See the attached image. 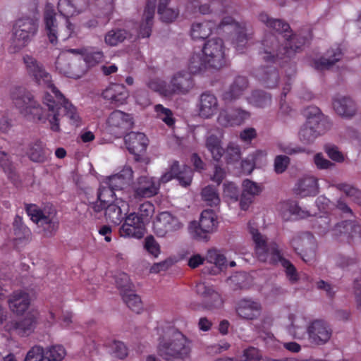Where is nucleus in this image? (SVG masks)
<instances>
[{
	"mask_svg": "<svg viewBox=\"0 0 361 361\" xmlns=\"http://www.w3.org/2000/svg\"><path fill=\"white\" fill-rule=\"evenodd\" d=\"M202 54L209 67L219 69L225 65V47L220 38L208 40L203 47Z\"/></svg>",
	"mask_w": 361,
	"mask_h": 361,
	"instance_id": "nucleus-10",
	"label": "nucleus"
},
{
	"mask_svg": "<svg viewBox=\"0 0 361 361\" xmlns=\"http://www.w3.org/2000/svg\"><path fill=\"white\" fill-rule=\"evenodd\" d=\"M307 325V318L300 313L289 314L283 323L287 333L297 340L305 338Z\"/></svg>",
	"mask_w": 361,
	"mask_h": 361,
	"instance_id": "nucleus-17",
	"label": "nucleus"
},
{
	"mask_svg": "<svg viewBox=\"0 0 361 361\" xmlns=\"http://www.w3.org/2000/svg\"><path fill=\"white\" fill-rule=\"evenodd\" d=\"M196 292L204 298L207 309L212 310L222 306L223 300L212 286H208L205 283H199L196 286Z\"/></svg>",
	"mask_w": 361,
	"mask_h": 361,
	"instance_id": "nucleus-29",
	"label": "nucleus"
},
{
	"mask_svg": "<svg viewBox=\"0 0 361 361\" xmlns=\"http://www.w3.org/2000/svg\"><path fill=\"white\" fill-rule=\"evenodd\" d=\"M242 361H299L294 358H286V359H272L269 357L262 358L259 351L254 348L250 347L243 350V355L241 357Z\"/></svg>",
	"mask_w": 361,
	"mask_h": 361,
	"instance_id": "nucleus-47",
	"label": "nucleus"
},
{
	"mask_svg": "<svg viewBox=\"0 0 361 361\" xmlns=\"http://www.w3.org/2000/svg\"><path fill=\"white\" fill-rule=\"evenodd\" d=\"M37 19L23 16L18 18L13 26L10 49L18 52L27 47L38 32Z\"/></svg>",
	"mask_w": 361,
	"mask_h": 361,
	"instance_id": "nucleus-5",
	"label": "nucleus"
},
{
	"mask_svg": "<svg viewBox=\"0 0 361 361\" xmlns=\"http://www.w3.org/2000/svg\"><path fill=\"white\" fill-rule=\"evenodd\" d=\"M122 298L127 306L133 311L140 312L142 305L140 297L136 295L133 288L126 293H122Z\"/></svg>",
	"mask_w": 361,
	"mask_h": 361,
	"instance_id": "nucleus-53",
	"label": "nucleus"
},
{
	"mask_svg": "<svg viewBox=\"0 0 361 361\" xmlns=\"http://www.w3.org/2000/svg\"><path fill=\"white\" fill-rule=\"evenodd\" d=\"M171 95L173 94H186L193 87L191 74L185 71H178L171 78L170 84Z\"/></svg>",
	"mask_w": 361,
	"mask_h": 361,
	"instance_id": "nucleus-26",
	"label": "nucleus"
},
{
	"mask_svg": "<svg viewBox=\"0 0 361 361\" xmlns=\"http://www.w3.org/2000/svg\"><path fill=\"white\" fill-rule=\"evenodd\" d=\"M205 145L214 160L221 159L224 154V149L221 146V140L219 137L214 135L208 136L205 141Z\"/></svg>",
	"mask_w": 361,
	"mask_h": 361,
	"instance_id": "nucleus-44",
	"label": "nucleus"
},
{
	"mask_svg": "<svg viewBox=\"0 0 361 361\" xmlns=\"http://www.w3.org/2000/svg\"><path fill=\"white\" fill-rule=\"evenodd\" d=\"M171 0H159L158 5V15L160 19L166 23L175 20L178 16V11L168 6Z\"/></svg>",
	"mask_w": 361,
	"mask_h": 361,
	"instance_id": "nucleus-43",
	"label": "nucleus"
},
{
	"mask_svg": "<svg viewBox=\"0 0 361 361\" xmlns=\"http://www.w3.org/2000/svg\"><path fill=\"white\" fill-rule=\"evenodd\" d=\"M334 186L337 189L343 191L348 197L352 198L354 201L361 204V192L356 188L346 183H339Z\"/></svg>",
	"mask_w": 361,
	"mask_h": 361,
	"instance_id": "nucleus-61",
	"label": "nucleus"
},
{
	"mask_svg": "<svg viewBox=\"0 0 361 361\" xmlns=\"http://www.w3.org/2000/svg\"><path fill=\"white\" fill-rule=\"evenodd\" d=\"M57 8L61 15L66 18L79 13L74 0H59Z\"/></svg>",
	"mask_w": 361,
	"mask_h": 361,
	"instance_id": "nucleus-54",
	"label": "nucleus"
},
{
	"mask_svg": "<svg viewBox=\"0 0 361 361\" xmlns=\"http://www.w3.org/2000/svg\"><path fill=\"white\" fill-rule=\"evenodd\" d=\"M225 158L228 163H233L238 161L241 157L240 146L234 142H229L224 151Z\"/></svg>",
	"mask_w": 361,
	"mask_h": 361,
	"instance_id": "nucleus-60",
	"label": "nucleus"
},
{
	"mask_svg": "<svg viewBox=\"0 0 361 361\" xmlns=\"http://www.w3.org/2000/svg\"><path fill=\"white\" fill-rule=\"evenodd\" d=\"M125 142L129 152L138 155L144 152L147 145V138L142 133L131 132L125 136Z\"/></svg>",
	"mask_w": 361,
	"mask_h": 361,
	"instance_id": "nucleus-34",
	"label": "nucleus"
},
{
	"mask_svg": "<svg viewBox=\"0 0 361 361\" xmlns=\"http://www.w3.org/2000/svg\"><path fill=\"white\" fill-rule=\"evenodd\" d=\"M259 20L268 27L280 33H286L290 30V26L288 23L281 19L271 18L265 13L259 14Z\"/></svg>",
	"mask_w": 361,
	"mask_h": 361,
	"instance_id": "nucleus-42",
	"label": "nucleus"
},
{
	"mask_svg": "<svg viewBox=\"0 0 361 361\" xmlns=\"http://www.w3.org/2000/svg\"><path fill=\"white\" fill-rule=\"evenodd\" d=\"M262 305L258 300L251 298L240 300L235 307L238 316L245 320L257 319L262 312Z\"/></svg>",
	"mask_w": 361,
	"mask_h": 361,
	"instance_id": "nucleus-18",
	"label": "nucleus"
},
{
	"mask_svg": "<svg viewBox=\"0 0 361 361\" xmlns=\"http://www.w3.org/2000/svg\"><path fill=\"white\" fill-rule=\"evenodd\" d=\"M26 212L31 221L42 229L44 235H51L58 229L56 212L52 207H40L34 204H27Z\"/></svg>",
	"mask_w": 361,
	"mask_h": 361,
	"instance_id": "nucleus-7",
	"label": "nucleus"
},
{
	"mask_svg": "<svg viewBox=\"0 0 361 361\" xmlns=\"http://www.w3.org/2000/svg\"><path fill=\"white\" fill-rule=\"evenodd\" d=\"M13 230L14 234L18 240H28L31 238L32 233L30 228L24 224L23 219L19 216L15 217Z\"/></svg>",
	"mask_w": 361,
	"mask_h": 361,
	"instance_id": "nucleus-52",
	"label": "nucleus"
},
{
	"mask_svg": "<svg viewBox=\"0 0 361 361\" xmlns=\"http://www.w3.org/2000/svg\"><path fill=\"white\" fill-rule=\"evenodd\" d=\"M333 331L328 322L323 319H314L307 326L309 343L320 346L326 344L332 336Z\"/></svg>",
	"mask_w": 361,
	"mask_h": 361,
	"instance_id": "nucleus-12",
	"label": "nucleus"
},
{
	"mask_svg": "<svg viewBox=\"0 0 361 361\" xmlns=\"http://www.w3.org/2000/svg\"><path fill=\"white\" fill-rule=\"evenodd\" d=\"M247 87V79L245 77L238 76L235 79L230 88L223 94L222 98L225 102H231L238 99Z\"/></svg>",
	"mask_w": 361,
	"mask_h": 361,
	"instance_id": "nucleus-41",
	"label": "nucleus"
},
{
	"mask_svg": "<svg viewBox=\"0 0 361 361\" xmlns=\"http://www.w3.org/2000/svg\"><path fill=\"white\" fill-rule=\"evenodd\" d=\"M159 181L155 177L141 176L138 177L133 185V194L128 197V202L134 199L150 198L158 194Z\"/></svg>",
	"mask_w": 361,
	"mask_h": 361,
	"instance_id": "nucleus-11",
	"label": "nucleus"
},
{
	"mask_svg": "<svg viewBox=\"0 0 361 361\" xmlns=\"http://www.w3.org/2000/svg\"><path fill=\"white\" fill-rule=\"evenodd\" d=\"M182 227L179 219L168 212H161L153 223V230L159 237H164L168 233L177 231Z\"/></svg>",
	"mask_w": 361,
	"mask_h": 361,
	"instance_id": "nucleus-16",
	"label": "nucleus"
},
{
	"mask_svg": "<svg viewBox=\"0 0 361 361\" xmlns=\"http://www.w3.org/2000/svg\"><path fill=\"white\" fill-rule=\"evenodd\" d=\"M125 197L116 199V202L104 207V215L107 221L114 225H120L125 215L129 212V203L124 200Z\"/></svg>",
	"mask_w": 361,
	"mask_h": 361,
	"instance_id": "nucleus-19",
	"label": "nucleus"
},
{
	"mask_svg": "<svg viewBox=\"0 0 361 361\" xmlns=\"http://www.w3.org/2000/svg\"><path fill=\"white\" fill-rule=\"evenodd\" d=\"M219 103L216 97L210 92L202 93L199 99L198 113L204 118H209L218 111Z\"/></svg>",
	"mask_w": 361,
	"mask_h": 361,
	"instance_id": "nucleus-30",
	"label": "nucleus"
},
{
	"mask_svg": "<svg viewBox=\"0 0 361 361\" xmlns=\"http://www.w3.org/2000/svg\"><path fill=\"white\" fill-rule=\"evenodd\" d=\"M102 97L111 104L121 106L126 104L129 92L123 85L111 84L103 91Z\"/></svg>",
	"mask_w": 361,
	"mask_h": 361,
	"instance_id": "nucleus-28",
	"label": "nucleus"
},
{
	"mask_svg": "<svg viewBox=\"0 0 361 361\" xmlns=\"http://www.w3.org/2000/svg\"><path fill=\"white\" fill-rule=\"evenodd\" d=\"M247 99L249 104L257 108H265L271 104V95L261 90L253 91Z\"/></svg>",
	"mask_w": 361,
	"mask_h": 361,
	"instance_id": "nucleus-45",
	"label": "nucleus"
},
{
	"mask_svg": "<svg viewBox=\"0 0 361 361\" xmlns=\"http://www.w3.org/2000/svg\"><path fill=\"white\" fill-rule=\"evenodd\" d=\"M114 190H116L106 182L105 185L100 186L97 194V200L90 203V208L97 214L103 211L108 204L116 202V199H119V197H117Z\"/></svg>",
	"mask_w": 361,
	"mask_h": 361,
	"instance_id": "nucleus-21",
	"label": "nucleus"
},
{
	"mask_svg": "<svg viewBox=\"0 0 361 361\" xmlns=\"http://www.w3.org/2000/svg\"><path fill=\"white\" fill-rule=\"evenodd\" d=\"M133 178V169L131 167L126 166L119 173L109 176L106 182L116 190H123L131 183Z\"/></svg>",
	"mask_w": 361,
	"mask_h": 361,
	"instance_id": "nucleus-37",
	"label": "nucleus"
},
{
	"mask_svg": "<svg viewBox=\"0 0 361 361\" xmlns=\"http://www.w3.org/2000/svg\"><path fill=\"white\" fill-rule=\"evenodd\" d=\"M147 86L152 90L157 92L163 96H171L169 84L166 85L165 82L159 79H152L149 80L147 83Z\"/></svg>",
	"mask_w": 361,
	"mask_h": 361,
	"instance_id": "nucleus-58",
	"label": "nucleus"
},
{
	"mask_svg": "<svg viewBox=\"0 0 361 361\" xmlns=\"http://www.w3.org/2000/svg\"><path fill=\"white\" fill-rule=\"evenodd\" d=\"M201 195L202 200L209 206H217L220 204V197L214 187L209 185L204 188Z\"/></svg>",
	"mask_w": 361,
	"mask_h": 361,
	"instance_id": "nucleus-55",
	"label": "nucleus"
},
{
	"mask_svg": "<svg viewBox=\"0 0 361 361\" xmlns=\"http://www.w3.org/2000/svg\"><path fill=\"white\" fill-rule=\"evenodd\" d=\"M266 157V153L264 151L258 150L252 154H250L242 161V169L244 172L250 173L255 166L261 162L262 159Z\"/></svg>",
	"mask_w": 361,
	"mask_h": 361,
	"instance_id": "nucleus-48",
	"label": "nucleus"
},
{
	"mask_svg": "<svg viewBox=\"0 0 361 361\" xmlns=\"http://www.w3.org/2000/svg\"><path fill=\"white\" fill-rule=\"evenodd\" d=\"M115 282L117 288L120 290L121 294L130 290L133 285L130 281L129 276L125 273H119L115 277Z\"/></svg>",
	"mask_w": 361,
	"mask_h": 361,
	"instance_id": "nucleus-64",
	"label": "nucleus"
},
{
	"mask_svg": "<svg viewBox=\"0 0 361 361\" xmlns=\"http://www.w3.org/2000/svg\"><path fill=\"white\" fill-rule=\"evenodd\" d=\"M107 124L111 130L123 131L130 128L133 121L131 115L116 110L109 115Z\"/></svg>",
	"mask_w": 361,
	"mask_h": 361,
	"instance_id": "nucleus-32",
	"label": "nucleus"
},
{
	"mask_svg": "<svg viewBox=\"0 0 361 361\" xmlns=\"http://www.w3.org/2000/svg\"><path fill=\"white\" fill-rule=\"evenodd\" d=\"M297 208V202L294 201H285L279 205V212L281 217L286 220H290L293 216Z\"/></svg>",
	"mask_w": 361,
	"mask_h": 361,
	"instance_id": "nucleus-57",
	"label": "nucleus"
},
{
	"mask_svg": "<svg viewBox=\"0 0 361 361\" xmlns=\"http://www.w3.org/2000/svg\"><path fill=\"white\" fill-rule=\"evenodd\" d=\"M30 302L29 295L23 291L13 292L8 300L9 309L17 314L24 313L28 309Z\"/></svg>",
	"mask_w": 361,
	"mask_h": 361,
	"instance_id": "nucleus-36",
	"label": "nucleus"
},
{
	"mask_svg": "<svg viewBox=\"0 0 361 361\" xmlns=\"http://www.w3.org/2000/svg\"><path fill=\"white\" fill-rule=\"evenodd\" d=\"M128 36V33L123 29H116L109 31L104 36V42L109 46H116L123 42Z\"/></svg>",
	"mask_w": 361,
	"mask_h": 361,
	"instance_id": "nucleus-50",
	"label": "nucleus"
},
{
	"mask_svg": "<svg viewBox=\"0 0 361 361\" xmlns=\"http://www.w3.org/2000/svg\"><path fill=\"white\" fill-rule=\"evenodd\" d=\"M250 117V113L240 108L222 109L217 118L218 123L224 127L240 126Z\"/></svg>",
	"mask_w": 361,
	"mask_h": 361,
	"instance_id": "nucleus-20",
	"label": "nucleus"
},
{
	"mask_svg": "<svg viewBox=\"0 0 361 361\" xmlns=\"http://www.w3.org/2000/svg\"><path fill=\"white\" fill-rule=\"evenodd\" d=\"M192 341L181 332L172 331L161 338L157 352L166 361H190Z\"/></svg>",
	"mask_w": 361,
	"mask_h": 361,
	"instance_id": "nucleus-2",
	"label": "nucleus"
},
{
	"mask_svg": "<svg viewBox=\"0 0 361 361\" xmlns=\"http://www.w3.org/2000/svg\"><path fill=\"white\" fill-rule=\"evenodd\" d=\"M23 60L30 76L39 85L47 89L44 94L49 92L58 100L63 99V94L53 83L51 75L46 71L41 63L28 54L25 55Z\"/></svg>",
	"mask_w": 361,
	"mask_h": 361,
	"instance_id": "nucleus-6",
	"label": "nucleus"
},
{
	"mask_svg": "<svg viewBox=\"0 0 361 361\" xmlns=\"http://www.w3.org/2000/svg\"><path fill=\"white\" fill-rule=\"evenodd\" d=\"M156 1L157 0H149L145 8L138 30V35L140 37H149L151 35Z\"/></svg>",
	"mask_w": 361,
	"mask_h": 361,
	"instance_id": "nucleus-35",
	"label": "nucleus"
},
{
	"mask_svg": "<svg viewBox=\"0 0 361 361\" xmlns=\"http://www.w3.org/2000/svg\"><path fill=\"white\" fill-rule=\"evenodd\" d=\"M23 102L25 104V106H20V104L17 103L21 114L42 123H47L49 129L53 132H61L60 108L61 105L70 124L75 127L81 125L82 120L77 108L63 96L62 99L58 100L47 92L43 97V104L47 107L46 111L32 98L25 97Z\"/></svg>",
	"mask_w": 361,
	"mask_h": 361,
	"instance_id": "nucleus-1",
	"label": "nucleus"
},
{
	"mask_svg": "<svg viewBox=\"0 0 361 361\" xmlns=\"http://www.w3.org/2000/svg\"><path fill=\"white\" fill-rule=\"evenodd\" d=\"M192 174V171L189 166H183L180 169L178 162L173 161L169 169L158 180L160 185L161 183H166L173 178H176L180 185L187 187L191 184Z\"/></svg>",
	"mask_w": 361,
	"mask_h": 361,
	"instance_id": "nucleus-15",
	"label": "nucleus"
},
{
	"mask_svg": "<svg viewBox=\"0 0 361 361\" xmlns=\"http://www.w3.org/2000/svg\"><path fill=\"white\" fill-rule=\"evenodd\" d=\"M38 312L30 311L26 316L14 324V329L21 335H29L31 334L37 324Z\"/></svg>",
	"mask_w": 361,
	"mask_h": 361,
	"instance_id": "nucleus-40",
	"label": "nucleus"
},
{
	"mask_svg": "<svg viewBox=\"0 0 361 361\" xmlns=\"http://www.w3.org/2000/svg\"><path fill=\"white\" fill-rule=\"evenodd\" d=\"M30 159L35 162H44L47 159V152L44 144L41 141L33 143L27 152Z\"/></svg>",
	"mask_w": 361,
	"mask_h": 361,
	"instance_id": "nucleus-46",
	"label": "nucleus"
},
{
	"mask_svg": "<svg viewBox=\"0 0 361 361\" xmlns=\"http://www.w3.org/2000/svg\"><path fill=\"white\" fill-rule=\"evenodd\" d=\"M138 217L145 224L149 221L154 213V206L149 202L142 203L136 212Z\"/></svg>",
	"mask_w": 361,
	"mask_h": 361,
	"instance_id": "nucleus-62",
	"label": "nucleus"
},
{
	"mask_svg": "<svg viewBox=\"0 0 361 361\" xmlns=\"http://www.w3.org/2000/svg\"><path fill=\"white\" fill-rule=\"evenodd\" d=\"M216 26L215 23L209 20L195 22L191 25L190 34L193 39H204L212 33Z\"/></svg>",
	"mask_w": 361,
	"mask_h": 361,
	"instance_id": "nucleus-39",
	"label": "nucleus"
},
{
	"mask_svg": "<svg viewBox=\"0 0 361 361\" xmlns=\"http://www.w3.org/2000/svg\"><path fill=\"white\" fill-rule=\"evenodd\" d=\"M343 57V52L338 46L331 47L324 57L313 61V67L317 70L329 69Z\"/></svg>",
	"mask_w": 361,
	"mask_h": 361,
	"instance_id": "nucleus-33",
	"label": "nucleus"
},
{
	"mask_svg": "<svg viewBox=\"0 0 361 361\" xmlns=\"http://www.w3.org/2000/svg\"><path fill=\"white\" fill-rule=\"evenodd\" d=\"M188 8H192L198 11L201 14H207L211 11H215L221 14L231 13L232 12V6L227 1L212 0L210 4H200L197 0H192L188 6Z\"/></svg>",
	"mask_w": 361,
	"mask_h": 361,
	"instance_id": "nucleus-23",
	"label": "nucleus"
},
{
	"mask_svg": "<svg viewBox=\"0 0 361 361\" xmlns=\"http://www.w3.org/2000/svg\"><path fill=\"white\" fill-rule=\"evenodd\" d=\"M249 230L255 244V252L259 260L269 263L280 262L288 279L292 282L297 281L298 275L295 267L290 261L281 256L277 247L275 245L268 247L267 238L250 224H249Z\"/></svg>",
	"mask_w": 361,
	"mask_h": 361,
	"instance_id": "nucleus-3",
	"label": "nucleus"
},
{
	"mask_svg": "<svg viewBox=\"0 0 361 361\" xmlns=\"http://www.w3.org/2000/svg\"><path fill=\"white\" fill-rule=\"evenodd\" d=\"M119 228V234L124 238L140 239L145 235V223L135 212L126 214Z\"/></svg>",
	"mask_w": 361,
	"mask_h": 361,
	"instance_id": "nucleus-14",
	"label": "nucleus"
},
{
	"mask_svg": "<svg viewBox=\"0 0 361 361\" xmlns=\"http://www.w3.org/2000/svg\"><path fill=\"white\" fill-rule=\"evenodd\" d=\"M251 33L247 32V30L245 27L240 28L236 37L233 42L237 51L239 53L244 51L248 40L251 39Z\"/></svg>",
	"mask_w": 361,
	"mask_h": 361,
	"instance_id": "nucleus-56",
	"label": "nucleus"
},
{
	"mask_svg": "<svg viewBox=\"0 0 361 361\" xmlns=\"http://www.w3.org/2000/svg\"><path fill=\"white\" fill-rule=\"evenodd\" d=\"M294 192L302 197L315 196L319 193L317 179L314 176H306L298 179L294 186Z\"/></svg>",
	"mask_w": 361,
	"mask_h": 361,
	"instance_id": "nucleus-31",
	"label": "nucleus"
},
{
	"mask_svg": "<svg viewBox=\"0 0 361 361\" xmlns=\"http://www.w3.org/2000/svg\"><path fill=\"white\" fill-rule=\"evenodd\" d=\"M296 41L295 36H291L290 38L281 36V39H279L273 35H269L262 42L260 55L267 61H273L275 58L282 59L283 56L290 57L301 47L302 44H298Z\"/></svg>",
	"mask_w": 361,
	"mask_h": 361,
	"instance_id": "nucleus-4",
	"label": "nucleus"
},
{
	"mask_svg": "<svg viewBox=\"0 0 361 361\" xmlns=\"http://www.w3.org/2000/svg\"><path fill=\"white\" fill-rule=\"evenodd\" d=\"M216 215L212 209L204 210L200 216V222H191L189 231L192 237L197 240H208V234L212 233L216 228Z\"/></svg>",
	"mask_w": 361,
	"mask_h": 361,
	"instance_id": "nucleus-9",
	"label": "nucleus"
},
{
	"mask_svg": "<svg viewBox=\"0 0 361 361\" xmlns=\"http://www.w3.org/2000/svg\"><path fill=\"white\" fill-rule=\"evenodd\" d=\"M56 68L61 74L73 79L81 78L85 73L83 68H79L75 63L71 62L66 53H62L59 56L56 61Z\"/></svg>",
	"mask_w": 361,
	"mask_h": 361,
	"instance_id": "nucleus-27",
	"label": "nucleus"
},
{
	"mask_svg": "<svg viewBox=\"0 0 361 361\" xmlns=\"http://www.w3.org/2000/svg\"><path fill=\"white\" fill-rule=\"evenodd\" d=\"M66 354L62 345H50L45 348L36 345L27 351L24 361H63Z\"/></svg>",
	"mask_w": 361,
	"mask_h": 361,
	"instance_id": "nucleus-8",
	"label": "nucleus"
},
{
	"mask_svg": "<svg viewBox=\"0 0 361 361\" xmlns=\"http://www.w3.org/2000/svg\"><path fill=\"white\" fill-rule=\"evenodd\" d=\"M44 24L46 35L49 41L52 44H56L59 38V32L57 22L56 18V12L54 6L47 4L44 12Z\"/></svg>",
	"mask_w": 361,
	"mask_h": 361,
	"instance_id": "nucleus-24",
	"label": "nucleus"
},
{
	"mask_svg": "<svg viewBox=\"0 0 361 361\" xmlns=\"http://www.w3.org/2000/svg\"><path fill=\"white\" fill-rule=\"evenodd\" d=\"M304 115L306 118L305 124L307 126L321 135L327 131V122L319 108L313 106H309L305 110Z\"/></svg>",
	"mask_w": 361,
	"mask_h": 361,
	"instance_id": "nucleus-22",
	"label": "nucleus"
},
{
	"mask_svg": "<svg viewBox=\"0 0 361 361\" xmlns=\"http://www.w3.org/2000/svg\"><path fill=\"white\" fill-rule=\"evenodd\" d=\"M333 108L335 112L342 118H350L357 111L355 102L349 97L336 95L333 99Z\"/></svg>",
	"mask_w": 361,
	"mask_h": 361,
	"instance_id": "nucleus-25",
	"label": "nucleus"
},
{
	"mask_svg": "<svg viewBox=\"0 0 361 361\" xmlns=\"http://www.w3.org/2000/svg\"><path fill=\"white\" fill-rule=\"evenodd\" d=\"M258 76L262 83L267 87H274L278 84L279 74L274 68L269 67L263 69Z\"/></svg>",
	"mask_w": 361,
	"mask_h": 361,
	"instance_id": "nucleus-51",
	"label": "nucleus"
},
{
	"mask_svg": "<svg viewBox=\"0 0 361 361\" xmlns=\"http://www.w3.org/2000/svg\"><path fill=\"white\" fill-rule=\"evenodd\" d=\"M207 263L213 264L214 267L207 272L211 274H217L227 266V260L224 254L216 249H210L205 257Z\"/></svg>",
	"mask_w": 361,
	"mask_h": 361,
	"instance_id": "nucleus-38",
	"label": "nucleus"
},
{
	"mask_svg": "<svg viewBox=\"0 0 361 361\" xmlns=\"http://www.w3.org/2000/svg\"><path fill=\"white\" fill-rule=\"evenodd\" d=\"M291 245L305 262L314 259L316 242L312 234L305 233L295 236L291 240Z\"/></svg>",
	"mask_w": 361,
	"mask_h": 361,
	"instance_id": "nucleus-13",
	"label": "nucleus"
},
{
	"mask_svg": "<svg viewBox=\"0 0 361 361\" xmlns=\"http://www.w3.org/2000/svg\"><path fill=\"white\" fill-rule=\"evenodd\" d=\"M207 66L206 58L200 53L193 54L190 58L188 63V70L190 74H197L203 71Z\"/></svg>",
	"mask_w": 361,
	"mask_h": 361,
	"instance_id": "nucleus-49",
	"label": "nucleus"
},
{
	"mask_svg": "<svg viewBox=\"0 0 361 361\" xmlns=\"http://www.w3.org/2000/svg\"><path fill=\"white\" fill-rule=\"evenodd\" d=\"M321 135L315 132L305 124L302 126L299 132V138L305 144L312 143Z\"/></svg>",
	"mask_w": 361,
	"mask_h": 361,
	"instance_id": "nucleus-63",
	"label": "nucleus"
},
{
	"mask_svg": "<svg viewBox=\"0 0 361 361\" xmlns=\"http://www.w3.org/2000/svg\"><path fill=\"white\" fill-rule=\"evenodd\" d=\"M154 111L157 118H160L168 126H172L174 124L173 113L169 109L164 107L161 104H157L154 106Z\"/></svg>",
	"mask_w": 361,
	"mask_h": 361,
	"instance_id": "nucleus-59",
	"label": "nucleus"
}]
</instances>
